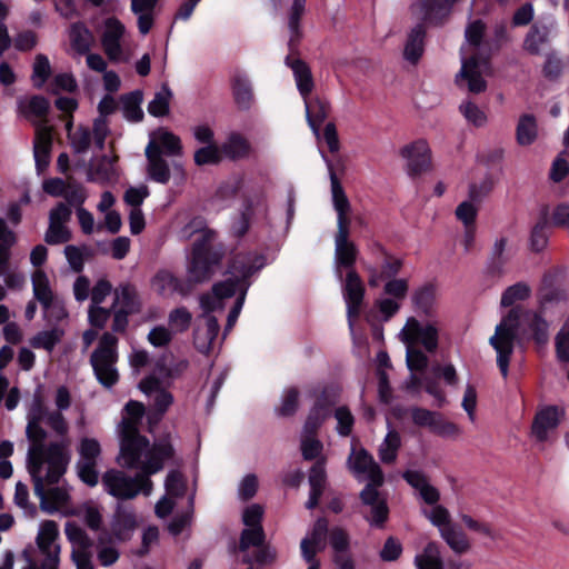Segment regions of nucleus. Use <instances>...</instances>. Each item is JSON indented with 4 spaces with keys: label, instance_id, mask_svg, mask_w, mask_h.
<instances>
[{
    "label": "nucleus",
    "instance_id": "nucleus-1",
    "mask_svg": "<svg viewBox=\"0 0 569 569\" xmlns=\"http://www.w3.org/2000/svg\"><path fill=\"white\" fill-rule=\"evenodd\" d=\"M144 412V406L141 402L131 400L126 405L118 426L120 437L118 461L126 468L157 473L162 469L164 461L172 457L173 448L166 439L151 446L149 440L139 433Z\"/></svg>",
    "mask_w": 569,
    "mask_h": 569
},
{
    "label": "nucleus",
    "instance_id": "nucleus-2",
    "mask_svg": "<svg viewBox=\"0 0 569 569\" xmlns=\"http://www.w3.org/2000/svg\"><path fill=\"white\" fill-rule=\"evenodd\" d=\"M41 451L33 450L32 460H28V471L33 480L34 493L39 498L40 508L47 513L74 510L70 507L69 489L64 486L46 490L47 485L57 483L67 470L70 461L67 445H54L49 456L41 457Z\"/></svg>",
    "mask_w": 569,
    "mask_h": 569
},
{
    "label": "nucleus",
    "instance_id": "nucleus-3",
    "mask_svg": "<svg viewBox=\"0 0 569 569\" xmlns=\"http://www.w3.org/2000/svg\"><path fill=\"white\" fill-rule=\"evenodd\" d=\"M263 258L256 254H238L231 266V278L213 286L212 292L203 295L200 298V305L204 312H212L223 308V300L231 298L237 292L233 308L228 315L224 335H227L236 325L238 317L244 303L246 293L249 288L247 279L263 267Z\"/></svg>",
    "mask_w": 569,
    "mask_h": 569
},
{
    "label": "nucleus",
    "instance_id": "nucleus-4",
    "mask_svg": "<svg viewBox=\"0 0 569 569\" xmlns=\"http://www.w3.org/2000/svg\"><path fill=\"white\" fill-rule=\"evenodd\" d=\"M522 320L528 322L532 338L538 346L543 347L549 340V325L539 313L512 308L496 326L495 333L489 339L490 346L497 353V366L503 378L508 377L510 358Z\"/></svg>",
    "mask_w": 569,
    "mask_h": 569
},
{
    "label": "nucleus",
    "instance_id": "nucleus-5",
    "mask_svg": "<svg viewBox=\"0 0 569 569\" xmlns=\"http://www.w3.org/2000/svg\"><path fill=\"white\" fill-rule=\"evenodd\" d=\"M398 337L406 346V362L411 372L406 381V387L408 390L419 391L422 380L416 372L423 371L429 360L426 353L417 348V345H421L428 352H435L439 345V323L436 320L421 323L415 317H409Z\"/></svg>",
    "mask_w": 569,
    "mask_h": 569
},
{
    "label": "nucleus",
    "instance_id": "nucleus-6",
    "mask_svg": "<svg viewBox=\"0 0 569 569\" xmlns=\"http://www.w3.org/2000/svg\"><path fill=\"white\" fill-rule=\"evenodd\" d=\"M485 24L480 20L470 22L465 32L466 42L461 46V69L456 76V83L472 93L485 91L487 84L483 76L489 72L488 59L482 54Z\"/></svg>",
    "mask_w": 569,
    "mask_h": 569
},
{
    "label": "nucleus",
    "instance_id": "nucleus-7",
    "mask_svg": "<svg viewBox=\"0 0 569 569\" xmlns=\"http://www.w3.org/2000/svg\"><path fill=\"white\" fill-rule=\"evenodd\" d=\"M186 360L167 363V358L157 362L153 372L140 381V390L150 399L151 410L148 413L150 426L156 425L173 403V396L168 390L172 380L187 368Z\"/></svg>",
    "mask_w": 569,
    "mask_h": 569
},
{
    "label": "nucleus",
    "instance_id": "nucleus-8",
    "mask_svg": "<svg viewBox=\"0 0 569 569\" xmlns=\"http://www.w3.org/2000/svg\"><path fill=\"white\" fill-rule=\"evenodd\" d=\"M403 479L417 491L420 499L430 505V509H421V513L439 530L448 529L453 523L447 508L439 505L440 492L433 487L427 476L418 470H407L402 475Z\"/></svg>",
    "mask_w": 569,
    "mask_h": 569
},
{
    "label": "nucleus",
    "instance_id": "nucleus-9",
    "mask_svg": "<svg viewBox=\"0 0 569 569\" xmlns=\"http://www.w3.org/2000/svg\"><path fill=\"white\" fill-rule=\"evenodd\" d=\"M140 473L136 477H129L119 470H109L102 476V486L104 490L118 499H132L142 492L149 496L152 491V481L150 476L143 469H138Z\"/></svg>",
    "mask_w": 569,
    "mask_h": 569
},
{
    "label": "nucleus",
    "instance_id": "nucleus-10",
    "mask_svg": "<svg viewBox=\"0 0 569 569\" xmlns=\"http://www.w3.org/2000/svg\"><path fill=\"white\" fill-rule=\"evenodd\" d=\"M101 47L112 62H128L132 57L130 36L124 24L117 18L103 21L100 34Z\"/></svg>",
    "mask_w": 569,
    "mask_h": 569
},
{
    "label": "nucleus",
    "instance_id": "nucleus-11",
    "mask_svg": "<svg viewBox=\"0 0 569 569\" xmlns=\"http://www.w3.org/2000/svg\"><path fill=\"white\" fill-rule=\"evenodd\" d=\"M118 339L110 332H104L92 352L90 363L99 382L107 388L118 381L116 362L118 360Z\"/></svg>",
    "mask_w": 569,
    "mask_h": 569
},
{
    "label": "nucleus",
    "instance_id": "nucleus-12",
    "mask_svg": "<svg viewBox=\"0 0 569 569\" xmlns=\"http://www.w3.org/2000/svg\"><path fill=\"white\" fill-rule=\"evenodd\" d=\"M47 413L49 411L44 407V403L42 401V398L39 395H36L29 406L28 412H27V428L26 433L31 442L29 450H28V459L32 460V453L33 450L41 451L40 458L49 456V451L54 445H67V450H69V442L68 441H60V442H51L48 446L44 445V439L47 437L46 430L41 427V423L44 422L47 419Z\"/></svg>",
    "mask_w": 569,
    "mask_h": 569
},
{
    "label": "nucleus",
    "instance_id": "nucleus-13",
    "mask_svg": "<svg viewBox=\"0 0 569 569\" xmlns=\"http://www.w3.org/2000/svg\"><path fill=\"white\" fill-rule=\"evenodd\" d=\"M32 287L36 299L42 305L44 316L49 320H61L67 317L62 302L53 293L48 276L42 270L32 274Z\"/></svg>",
    "mask_w": 569,
    "mask_h": 569
},
{
    "label": "nucleus",
    "instance_id": "nucleus-14",
    "mask_svg": "<svg viewBox=\"0 0 569 569\" xmlns=\"http://www.w3.org/2000/svg\"><path fill=\"white\" fill-rule=\"evenodd\" d=\"M217 258H212L208 247L193 243L192 256L187 268L188 283L194 284L211 278Z\"/></svg>",
    "mask_w": 569,
    "mask_h": 569
},
{
    "label": "nucleus",
    "instance_id": "nucleus-15",
    "mask_svg": "<svg viewBox=\"0 0 569 569\" xmlns=\"http://www.w3.org/2000/svg\"><path fill=\"white\" fill-rule=\"evenodd\" d=\"M66 536L72 546L71 559L77 569H93L91 561V540L88 535L74 522H67Z\"/></svg>",
    "mask_w": 569,
    "mask_h": 569
},
{
    "label": "nucleus",
    "instance_id": "nucleus-16",
    "mask_svg": "<svg viewBox=\"0 0 569 569\" xmlns=\"http://www.w3.org/2000/svg\"><path fill=\"white\" fill-rule=\"evenodd\" d=\"M457 0H413L410 4V14L422 22L440 23L448 17Z\"/></svg>",
    "mask_w": 569,
    "mask_h": 569
},
{
    "label": "nucleus",
    "instance_id": "nucleus-17",
    "mask_svg": "<svg viewBox=\"0 0 569 569\" xmlns=\"http://www.w3.org/2000/svg\"><path fill=\"white\" fill-rule=\"evenodd\" d=\"M348 465L357 478L368 480V485L382 486V470L368 451L352 449Z\"/></svg>",
    "mask_w": 569,
    "mask_h": 569
},
{
    "label": "nucleus",
    "instance_id": "nucleus-18",
    "mask_svg": "<svg viewBox=\"0 0 569 569\" xmlns=\"http://www.w3.org/2000/svg\"><path fill=\"white\" fill-rule=\"evenodd\" d=\"M166 495L157 502L154 511L159 518L167 517L186 495V480L183 476L173 470L164 481Z\"/></svg>",
    "mask_w": 569,
    "mask_h": 569
},
{
    "label": "nucleus",
    "instance_id": "nucleus-19",
    "mask_svg": "<svg viewBox=\"0 0 569 569\" xmlns=\"http://www.w3.org/2000/svg\"><path fill=\"white\" fill-rule=\"evenodd\" d=\"M399 153L406 162V170L409 176H418L430 167V148L425 140L420 139L403 146Z\"/></svg>",
    "mask_w": 569,
    "mask_h": 569
},
{
    "label": "nucleus",
    "instance_id": "nucleus-20",
    "mask_svg": "<svg viewBox=\"0 0 569 569\" xmlns=\"http://www.w3.org/2000/svg\"><path fill=\"white\" fill-rule=\"evenodd\" d=\"M342 291L343 299L347 303L349 328L352 331L355 319L360 313V308L365 296L363 282L355 270L348 271Z\"/></svg>",
    "mask_w": 569,
    "mask_h": 569
},
{
    "label": "nucleus",
    "instance_id": "nucleus-21",
    "mask_svg": "<svg viewBox=\"0 0 569 569\" xmlns=\"http://www.w3.org/2000/svg\"><path fill=\"white\" fill-rule=\"evenodd\" d=\"M357 254L356 244L349 240V228L338 229L335 237V271L339 280L342 279V267L352 270Z\"/></svg>",
    "mask_w": 569,
    "mask_h": 569
},
{
    "label": "nucleus",
    "instance_id": "nucleus-22",
    "mask_svg": "<svg viewBox=\"0 0 569 569\" xmlns=\"http://www.w3.org/2000/svg\"><path fill=\"white\" fill-rule=\"evenodd\" d=\"M565 417V409L558 406H547L539 410L532 423V435L539 441H546Z\"/></svg>",
    "mask_w": 569,
    "mask_h": 569
},
{
    "label": "nucleus",
    "instance_id": "nucleus-23",
    "mask_svg": "<svg viewBox=\"0 0 569 569\" xmlns=\"http://www.w3.org/2000/svg\"><path fill=\"white\" fill-rule=\"evenodd\" d=\"M378 487L367 485L360 493L362 503L369 508L366 518L373 526H381L389 512L386 499L379 493Z\"/></svg>",
    "mask_w": 569,
    "mask_h": 569
},
{
    "label": "nucleus",
    "instance_id": "nucleus-24",
    "mask_svg": "<svg viewBox=\"0 0 569 569\" xmlns=\"http://www.w3.org/2000/svg\"><path fill=\"white\" fill-rule=\"evenodd\" d=\"M218 331L219 323L217 319L210 312H204L199 319L193 333V343L197 350L206 355L212 351Z\"/></svg>",
    "mask_w": 569,
    "mask_h": 569
},
{
    "label": "nucleus",
    "instance_id": "nucleus-25",
    "mask_svg": "<svg viewBox=\"0 0 569 569\" xmlns=\"http://www.w3.org/2000/svg\"><path fill=\"white\" fill-rule=\"evenodd\" d=\"M260 190H263L262 187L257 186L253 181L247 180L244 177L236 174L229 177L218 189L217 194L222 200L231 199L238 194L241 196L242 202L247 200L248 197L251 199L254 198V193H258Z\"/></svg>",
    "mask_w": 569,
    "mask_h": 569
},
{
    "label": "nucleus",
    "instance_id": "nucleus-26",
    "mask_svg": "<svg viewBox=\"0 0 569 569\" xmlns=\"http://www.w3.org/2000/svg\"><path fill=\"white\" fill-rule=\"evenodd\" d=\"M490 187L483 184L478 189L477 184L472 183L469 187V200L462 201L456 208V217L463 223L465 227H473L478 214V206L476 202L480 201L481 198L488 193Z\"/></svg>",
    "mask_w": 569,
    "mask_h": 569
},
{
    "label": "nucleus",
    "instance_id": "nucleus-27",
    "mask_svg": "<svg viewBox=\"0 0 569 569\" xmlns=\"http://www.w3.org/2000/svg\"><path fill=\"white\" fill-rule=\"evenodd\" d=\"M41 561L38 563L33 557V549L31 546L24 548L20 555L23 565L20 569L28 567L27 559L30 558L31 562L37 569H59L61 546H37Z\"/></svg>",
    "mask_w": 569,
    "mask_h": 569
},
{
    "label": "nucleus",
    "instance_id": "nucleus-28",
    "mask_svg": "<svg viewBox=\"0 0 569 569\" xmlns=\"http://www.w3.org/2000/svg\"><path fill=\"white\" fill-rule=\"evenodd\" d=\"M329 171H330V182H331V197L333 208L337 212V228L343 229L349 228V211H350V202L345 193V190L339 182L336 173L333 172L331 164L328 162Z\"/></svg>",
    "mask_w": 569,
    "mask_h": 569
},
{
    "label": "nucleus",
    "instance_id": "nucleus-29",
    "mask_svg": "<svg viewBox=\"0 0 569 569\" xmlns=\"http://www.w3.org/2000/svg\"><path fill=\"white\" fill-rule=\"evenodd\" d=\"M263 204L264 190H260L258 193H254L253 199L248 197L241 204L239 218L232 223V232L238 237L243 236L250 227L252 217L257 211L263 208Z\"/></svg>",
    "mask_w": 569,
    "mask_h": 569
},
{
    "label": "nucleus",
    "instance_id": "nucleus-30",
    "mask_svg": "<svg viewBox=\"0 0 569 569\" xmlns=\"http://www.w3.org/2000/svg\"><path fill=\"white\" fill-rule=\"evenodd\" d=\"M327 532H328L327 520L323 518H320L316 521L311 533L308 535L301 541V552H302L303 558L308 562L313 561L316 553L326 547Z\"/></svg>",
    "mask_w": 569,
    "mask_h": 569
},
{
    "label": "nucleus",
    "instance_id": "nucleus-31",
    "mask_svg": "<svg viewBox=\"0 0 569 569\" xmlns=\"http://www.w3.org/2000/svg\"><path fill=\"white\" fill-rule=\"evenodd\" d=\"M162 156L177 157L181 154V141L178 136L171 131L160 128L150 136V141L147 147Z\"/></svg>",
    "mask_w": 569,
    "mask_h": 569
},
{
    "label": "nucleus",
    "instance_id": "nucleus-32",
    "mask_svg": "<svg viewBox=\"0 0 569 569\" xmlns=\"http://www.w3.org/2000/svg\"><path fill=\"white\" fill-rule=\"evenodd\" d=\"M152 289L162 297H170L174 293L188 295L190 286L181 282L170 271L161 270L152 279Z\"/></svg>",
    "mask_w": 569,
    "mask_h": 569
},
{
    "label": "nucleus",
    "instance_id": "nucleus-33",
    "mask_svg": "<svg viewBox=\"0 0 569 569\" xmlns=\"http://www.w3.org/2000/svg\"><path fill=\"white\" fill-rule=\"evenodd\" d=\"M51 146V128L46 123H39L36 129V138L33 142V154L39 170H42L48 166Z\"/></svg>",
    "mask_w": 569,
    "mask_h": 569
},
{
    "label": "nucleus",
    "instance_id": "nucleus-34",
    "mask_svg": "<svg viewBox=\"0 0 569 569\" xmlns=\"http://www.w3.org/2000/svg\"><path fill=\"white\" fill-rule=\"evenodd\" d=\"M193 236H197L194 243H201L204 247H208L209 243L214 240L216 232L207 228L206 221L202 218L196 217L179 231V238L183 240H189Z\"/></svg>",
    "mask_w": 569,
    "mask_h": 569
},
{
    "label": "nucleus",
    "instance_id": "nucleus-35",
    "mask_svg": "<svg viewBox=\"0 0 569 569\" xmlns=\"http://www.w3.org/2000/svg\"><path fill=\"white\" fill-rule=\"evenodd\" d=\"M117 157L103 156L88 172V180L99 183H107L118 178Z\"/></svg>",
    "mask_w": 569,
    "mask_h": 569
},
{
    "label": "nucleus",
    "instance_id": "nucleus-36",
    "mask_svg": "<svg viewBox=\"0 0 569 569\" xmlns=\"http://www.w3.org/2000/svg\"><path fill=\"white\" fill-rule=\"evenodd\" d=\"M286 62L293 72L299 93L302 99H306L313 89V79L310 68L303 61L299 59H291L290 57H287Z\"/></svg>",
    "mask_w": 569,
    "mask_h": 569
},
{
    "label": "nucleus",
    "instance_id": "nucleus-37",
    "mask_svg": "<svg viewBox=\"0 0 569 569\" xmlns=\"http://www.w3.org/2000/svg\"><path fill=\"white\" fill-rule=\"evenodd\" d=\"M303 102L308 124L311 128L312 132L317 137H319V127L328 117L329 104L327 101L321 100L319 98L310 100L309 97H306V99H303Z\"/></svg>",
    "mask_w": 569,
    "mask_h": 569
},
{
    "label": "nucleus",
    "instance_id": "nucleus-38",
    "mask_svg": "<svg viewBox=\"0 0 569 569\" xmlns=\"http://www.w3.org/2000/svg\"><path fill=\"white\" fill-rule=\"evenodd\" d=\"M326 482V469H325V460L321 459L320 461L316 462L315 466L311 468L309 473V483H310V495L309 499L306 503V507L308 509H313L318 502L319 499L323 492Z\"/></svg>",
    "mask_w": 569,
    "mask_h": 569
},
{
    "label": "nucleus",
    "instance_id": "nucleus-39",
    "mask_svg": "<svg viewBox=\"0 0 569 569\" xmlns=\"http://www.w3.org/2000/svg\"><path fill=\"white\" fill-rule=\"evenodd\" d=\"M137 516L130 507L118 506L112 528L117 537L126 539L137 527Z\"/></svg>",
    "mask_w": 569,
    "mask_h": 569
},
{
    "label": "nucleus",
    "instance_id": "nucleus-40",
    "mask_svg": "<svg viewBox=\"0 0 569 569\" xmlns=\"http://www.w3.org/2000/svg\"><path fill=\"white\" fill-rule=\"evenodd\" d=\"M146 157L150 179L162 184L167 183L170 180V169L167 161L159 152L152 150V146L146 148Z\"/></svg>",
    "mask_w": 569,
    "mask_h": 569
},
{
    "label": "nucleus",
    "instance_id": "nucleus-41",
    "mask_svg": "<svg viewBox=\"0 0 569 569\" xmlns=\"http://www.w3.org/2000/svg\"><path fill=\"white\" fill-rule=\"evenodd\" d=\"M401 447L400 433L388 423V432L378 448V457L382 463H393Z\"/></svg>",
    "mask_w": 569,
    "mask_h": 569
},
{
    "label": "nucleus",
    "instance_id": "nucleus-42",
    "mask_svg": "<svg viewBox=\"0 0 569 569\" xmlns=\"http://www.w3.org/2000/svg\"><path fill=\"white\" fill-rule=\"evenodd\" d=\"M425 34L426 30L421 23H418L409 32L403 50V56L405 59L411 63H416L423 53Z\"/></svg>",
    "mask_w": 569,
    "mask_h": 569
},
{
    "label": "nucleus",
    "instance_id": "nucleus-43",
    "mask_svg": "<svg viewBox=\"0 0 569 569\" xmlns=\"http://www.w3.org/2000/svg\"><path fill=\"white\" fill-rule=\"evenodd\" d=\"M112 309H121L130 313L139 310L136 289L130 284H121L113 292Z\"/></svg>",
    "mask_w": 569,
    "mask_h": 569
},
{
    "label": "nucleus",
    "instance_id": "nucleus-44",
    "mask_svg": "<svg viewBox=\"0 0 569 569\" xmlns=\"http://www.w3.org/2000/svg\"><path fill=\"white\" fill-rule=\"evenodd\" d=\"M329 405L326 403L325 400L319 398L311 408L303 425L301 433L317 436L318 429L321 427L323 421L329 417Z\"/></svg>",
    "mask_w": 569,
    "mask_h": 569
},
{
    "label": "nucleus",
    "instance_id": "nucleus-45",
    "mask_svg": "<svg viewBox=\"0 0 569 569\" xmlns=\"http://www.w3.org/2000/svg\"><path fill=\"white\" fill-rule=\"evenodd\" d=\"M329 405L326 403L325 400L319 398L311 408L303 425L301 433L317 436L318 429L321 427L323 421L329 417Z\"/></svg>",
    "mask_w": 569,
    "mask_h": 569
},
{
    "label": "nucleus",
    "instance_id": "nucleus-46",
    "mask_svg": "<svg viewBox=\"0 0 569 569\" xmlns=\"http://www.w3.org/2000/svg\"><path fill=\"white\" fill-rule=\"evenodd\" d=\"M71 48L79 54L90 51L93 43L92 32L83 23H73L69 30Z\"/></svg>",
    "mask_w": 569,
    "mask_h": 569
},
{
    "label": "nucleus",
    "instance_id": "nucleus-47",
    "mask_svg": "<svg viewBox=\"0 0 569 569\" xmlns=\"http://www.w3.org/2000/svg\"><path fill=\"white\" fill-rule=\"evenodd\" d=\"M415 307L427 317H433L437 309V291L432 286L418 289L412 297Z\"/></svg>",
    "mask_w": 569,
    "mask_h": 569
},
{
    "label": "nucleus",
    "instance_id": "nucleus-48",
    "mask_svg": "<svg viewBox=\"0 0 569 569\" xmlns=\"http://www.w3.org/2000/svg\"><path fill=\"white\" fill-rule=\"evenodd\" d=\"M49 101L41 96L21 98L18 100V110L26 118H43L49 111Z\"/></svg>",
    "mask_w": 569,
    "mask_h": 569
},
{
    "label": "nucleus",
    "instance_id": "nucleus-49",
    "mask_svg": "<svg viewBox=\"0 0 569 569\" xmlns=\"http://www.w3.org/2000/svg\"><path fill=\"white\" fill-rule=\"evenodd\" d=\"M417 569H443L439 546L429 542L423 550L415 557Z\"/></svg>",
    "mask_w": 569,
    "mask_h": 569
},
{
    "label": "nucleus",
    "instance_id": "nucleus-50",
    "mask_svg": "<svg viewBox=\"0 0 569 569\" xmlns=\"http://www.w3.org/2000/svg\"><path fill=\"white\" fill-rule=\"evenodd\" d=\"M508 240L505 237L496 239L492 250L491 259L488 266V271L492 276L501 277L505 273V264L508 261L506 254Z\"/></svg>",
    "mask_w": 569,
    "mask_h": 569
},
{
    "label": "nucleus",
    "instance_id": "nucleus-51",
    "mask_svg": "<svg viewBox=\"0 0 569 569\" xmlns=\"http://www.w3.org/2000/svg\"><path fill=\"white\" fill-rule=\"evenodd\" d=\"M440 537L455 553L462 555L470 549V542L466 533L455 525L441 530Z\"/></svg>",
    "mask_w": 569,
    "mask_h": 569
},
{
    "label": "nucleus",
    "instance_id": "nucleus-52",
    "mask_svg": "<svg viewBox=\"0 0 569 569\" xmlns=\"http://www.w3.org/2000/svg\"><path fill=\"white\" fill-rule=\"evenodd\" d=\"M64 516H78L82 518L92 530H98L102 521L100 508L92 502H86L74 510H66Z\"/></svg>",
    "mask_w": 569,
    "mask_h": 569
},
{
    "label": "nucleus",
    "instance_id": "nucleus-53",
    "mask_svg": "<svg viewBox=\"0 0 569 569\" xmlns=\"http://www.w3.org/2000/svg\"><path fill=\"white\" fill-rule=\"evenodd\" d=\"M250 146L247 139L239 133H232L221 146L222 156L230 159H240L249 153Z\"/></svg>",
    "mask_w": 569,
    "mask_h": 569
},
{
    "label": "nucleus",
    "instance_id": "nucleus-54",
    "mask_svg": "<svg viewBox=\"0 0 569 569\" xmlns=\"http://www.w3.org/2000/svg\"><path fill=\"white\" fill-rule=\"evenodd\" d=\"M142 92L133 91L121 98L123 117L132 122H138L143 118V111L140 107L142 102Z\"/></svg>",
    "mask_w": 569,
    "mask_h": 569
},
{
    "label": "nucleus",
    "instance_id": "nucleus-55",
    "mask_svg": "<svg viewBox=\"0 0 569 569\" xmlns=\"http://www.w3.org/2000/svg\"><path fill=\"white\" fill-rule=\"evenodd\" d=\"M64 336V331L61 328L54 327L49 330H43L33 336L30 340V345L37 349H44L52 351L57 343H59Z\"/></svg>",
    "mask_w": 569,
    "mask_h": 569
},
{
    "label": "nucleus",
    "instance_id": "nucleus-56",
    "mask_svg": "<svg viewBox=\"0 0 569 569\" xmlns=\"http://www.w3.org/2000/svg\"><path fill=\"white\" fill-rule=\"evenodd\" d=\"M60 530L54 520H43L39 523L36 536L37 546H60Z\"/></svg>",
    "mask_w": 569,
    "mask_h": 569
},
{
    "label": "nucleus",
    "instance_id": "nucleus-57",
    "mask_svg": "<svg viewBox=\"0 0 569 569\" xmlns=\"http://www.w3.org/2000/svg\"><path fill=\"white\" fill-rule=\"evenodd\" d=\"M17 242L16 233L8 227L6 220L0 218V273L3 267L9 262L10 249Z\"/></svg>",
    "mask_w": 569,
    "mask_h": 569
},
{
    "label": "nucleus",
    "instance_id": "nucleus-58",
    "mask_svg": "<svg viewBox=\"0 0 569 569\" xmlns=\"http://www.w3.org/2000/svg\"><path fill=\"white\" fill-rule=\"evenodd\" d=\"M171 98L172 91L168 86L163 84L149 102L148 112L153 117H163L168 114Z\"/></svg>",
    "mask_w": 569,
    "mask_h": 569
},
{
    "label": "nucleus",
    "instance_id": "nucleus-59",
    "mask_svg": "<svg viewBox=\"0 0 569 569\" xmlns=\"http://www.w3.org/2000/svg\"><path fill=\"white\" fill-rule=\"evenodd\" d=\"M369 272L368 283L370 287H378L381 278L395 277L401 269V261L399 259H387L382 264L381 274L378 273L377 269L371 266H366Z\"/></svg>",
    "mask_w": 569,
    "mask_h": 569
},
{
    "label": "nucleus",
    "instance_id": "nucleus-60",
    "mask_svg": "<svg viewBox=\"0 0 569 569\" xmlns=\"http://www.w3.org/2000/svg\"><path fill=\"white\" fill-rule=\"evenodd\" d=\"M537 138V123L532 116L525 114L517 126V141L521 146L531 144Z\"/></svg>",
    "mask_w": 569,
    "mask_h": 569
},
{
    "label": "nucleus",
    "instance_id": "nucleus-61",
    "mask_svg": "<svg viewBox=\"0 0 569 569\" xmlns=\"http://www.w3.org/2000/svg\"><path fill=\"white\" fill-rule=\"evenodd\" d=\"M191 321L192 315L186 307L176 308L168 315V326L174 335L186 332Z\"/></svg>",
    "mask_w": 569,
    "mask_h": 569
},
{
    "label": "nucleus",
    "instance_id": "nucleus-62",
    "mask_svg": "<svg viewBox=\"0 0 569 569\" xmlns=\"http://www.w3.org/2000/svg\"><path fill=\"white\" fill-rule=\"evenodd\" d=\"M51 74V64L47 56L37 54L32 66L31 80L36 88L41 89Z\"/></svg>",
    "mask_w": 569,
    "mask_h": 569
},
{
    "label": "nucleus",
    "instance_id": "nucleus-63",
    "mask_svg": "<svg viewBox=\"0 0 569 569\" xmlns=\"http://www.w3.org/2000/svg\"><path fill=\"white\" fill-rule=\"evenodd\" d=\"M233 96L240 109L248 110L253 103L252 87L244 78H237L234 80Z\"/></svg>",
    "mask_w": 569,
    "mask_h": 569
},
{
    "label": "nucleus",
    "instance_id": "nucleus-64",
    "mask_svg": "<svg viewBox=\"0 0 569 569\" xmlns=\"http://www.w3.org/2000/svg\"><path fill=\"white\" fill-rule=\"evenodd\" d=\"M530 292L529 286L523 282L510 286L502 293L501 306L510 307L518 301H523L530 296Z\"/></svg>",
    "mask_w": 569,
    "mask_h": 569
}]
</instances>
